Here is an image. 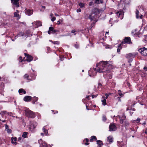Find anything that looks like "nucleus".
Wrapping results in <instances>:
<instances>
[{"instance_id":"41","label":"nucleus","mask_w":147,"mask_h":147,"mask_svg":"<svg viewBox=\"0 0 147 147\" xmlns=\"http://www.w3.org/2000/svg\"><path fill=\"white\" fill-rule=\"evenodd\" d=\"M7 132L8 133H10L11 132V130L10 129H8L7 130Z\"/></svg>"},{"instance_id":"33","label":"nucleus","mask_w":147,"mask_h":147,"mask_svg":"<svg viewBox=\"0 0 147 147\" xmlns=\"http://www.w3.org/2000/svg\"><path fill=\"white\" fill-rule=\"evenodd\" d=\"M79 5L80 7L82 8L84 7V5L83 3H79Z\"/></svg>"},{"instance_id":"36","label":"nucleus","mask_w":147,"mask_h":147,"mask_svg":"<svg viewBox=\"0 0 147 147\" xmlns=\"http://www.w3.org/2000/svg\"><path fill=\"white\" fill-rule=\"evenodd\" d=\"M11 141H16L17 140V138L16 137H12L11 139Z\"/></svg>"},{"instance_id":"34","label":"nucleus","mask_w":147,"mask_h":147,"mask_svg":"<svg viewBox=\"0 0 147 147\" xmlns=\"http://www.w3.org/2000/svg\"><path fill=\"white\" fill-rule=\"evenodd\" d=\"M50 41L53 42L54 44L58 45L59 44V42L58 41L53 42V41H52L51 40H50Z\"/></svg>"},{"instance_id":"13","label":"nucleus","mask_w":147,"mask_h":147,"mask_svg":"<svg viewBox=\"0 0 147 147\" xmlns=\"http://www.w3.org/2000/svg\"><path fill=\"white\" fill-rule=\"evenodd\" d=\"M25 13L26 15L28 16H30L33 13V11L30 9H26Z\"/></svg>"},{"instance_id":"16","label":"nucleus","mask_w":147,"mask_h":147,"mask_svg":"<svg viewBox=\"0 0 147 147\" xmlns=\"http://www.w3.org/2000/svg\"><path fill=\"white\" fill-rule=\"evenodd\" d=\"M116 16L119 18L120 19H122L123 18V14L121 12L119 11L117 12L116 13Z\"/></svg>"},{"instance_id":"24","label":"nucleus","mask_w":147,"mask_h":147,"mask_svg":"<svg viewBox=\"0 0 147 147\" xmlns=\"http://www.w3.org/2000/svg\"><path fill=\"white\" fill-rule=\"evenodd\" d=\"M18 92L20 94H22L23 93L24 94L26 93V92L22 88L20 89L19 90Z\"/></svg>"},{"instance_id":"18","label":"nucleus","mask_w":147,"mask_h":147,"mask_svg":"<svg viewBox=\"0 0 147 147\" xmlns=\"http://www.w3.org/2000/svg\"><path fill=\"white\" fill-rule=\"evenodd\" d=\"M96 144L98 145V146L101 147L102 146H103L104 144L102 141L100 140H96Z\"/></svg>"},{"instance_id":"17","label":"nucleus","mask_w":147,"mask_h":147,"mask_svg":"<svg viewBox=\"0 0 147 147\" xmlns=\"http://www.w3.org/2000/svg\"><path fill=\"white\" fill-rule=\"evenodd\" d=\"M19 11L17 10L14 13V17L18 19H19L20 18V16L19 14Z\"/></svg>"},{"instance_id":"50","label":"nucleus","mask_w":147,"mask_h":147,"mask_svg":"<svg viewBox=\"0 0 147 147\" xmlns=\"http://www.w3.org/2000/svg\"><path fill=\"white\" fill-rule=\"evenodd\" d=\"M6 129H8V128L9 127L8 125L7 124L5 125Z\"/></svg>"},{"instance_id":"64","label":"nucleus","mask_w":147,"mask_h":147,"mask_svg":"<svg viewBox=\"0 0 147 147\" xmlns=\"http://www.w3.org/2000/svg\"><path fill=\"white\" fill-rule=\"evenodd\" d=\"M42 8H43L44 9H45V6H43L42 7Z\"/></svg>"},{"instance_id":"46","label":"nucleus","mask_w":147,"mask_h":147,"mask_svg":"<svg viewBox=\"0 0 147 147\" xmlns=\"http://www.w3.org/2000/svg\"><path fill=\"white\" fill-rule=\"evenodd\" d=\"M95 3H100V0H96Z\"/></svg>"},{"instance_id":"60","label":"nucleus","mask_w":147,"mask_h":147,"mask_svg":"<svg viewBox=\"0 0 147 147\" xmlns=\"http://www.w3.org/2000/svg\"><path fill=\"white\" fill-rule=\"evenodd\" d=\"M55 15L56 16H59V15L58 14H57L56 13H55Z\"/></svg>"},{"instance_id":"56","label":"nucleus","mask_w":147,"mask_h":147,"mask_svg":"<svg viewBox=\"0 0 147 147\" xmlns=\"http://www.w3.org/2000/svg\"><path fill=\"white\" fill-rule=\"evenodd\" d=\"M131 110H132L133 111H136V109L135 108H131Z\"/></svg>"},{"instance_id":"26","label":"nucleus","mask_w":147,"mask_h":147,"mask_svg":"<svg viewBox=\"0 0 147 147\" xmlns=\"http://www.w3.org/2000/svg\"><path fill=\"white\" fill-rule=\"evenodd\" d=\"M49 30L51 31V32H52V33H55L56 31L55 30H54V28L53 27H50L49 28Z\"/></svg>"},{"instance_id":"8","label":"nucleus","mask_w":147,"mask_h":147,"mask_svg":"<svg viewBox=\"0 0 147 147\" xmlns=\"http://www.w3.org/2000/svg\"><path fill=\"white\" fill-rule=\"evenodd\" d=\"M122 43H127L129 44L131 43L130 37H128L125 38L123 40Z\"/></svg>"},{"instance_id":"21","label":"nucleus","mask_w":147,"mask_h":147,"mask_svg":"<svg viewBox=\"0 0 147 147\" xmlns=\"http://www.w3.org/2000/svg\"><path fill=\"white\" fill-rule=\"evenodd\" d=\"M89 141V139L87 138H86L84 139V140H83V142L85 145H88L90 144L88 142Z\"/></svg>"},{"instance_id":"25","label":"nucleus","mask_w":147,"mask_h":147,"mask_svg":"<svg viewBox=\"0 0 147 147\" xmlns=\"http://www.w3.org/2000/svg\"><path fill=\"white\" fill-rule=\"evenodd\" d=\"M28 133L26 132H23L22 136L24 138H26L28 137Z\"/></svg>"},{"instance_id":"48","label":"nucleus","mask_w":147,"mask_h":147,"mask_svg":"<svg viewBox=\"0 0 147 147\" xmlns=\"http://www.w3.org/2000/svg\"><path fill=\"white\" fill-rule=\"evenodd\" d=\"M81 11V9H78L77 10V12H80Z\"/></svg>"},{"instance_id":"35","label":"nucleus","mask_w":147,"mask_h":147,"mask_svg":"<svg viewBox=\"0 0 147 147\" xmlns=\"http://www.w3.org/2000/svg\"><path fill=\"white\" fill-rule=\"evenodd\" d=\"M33 98V99H32V100L34 101H37L38 99V98L37 97H34Z\"/></svg>"},{"instance_id":"1","label":"nucleus","mask_w":147,"mask_h":147,"mask_svg":"<svg viewBox=\"0 0 147 147\" xmlns=\"http://www.w3.org/2000/svg\"><path fill=\"white\" fill-rule=\"evenodd\" d=\"M112 68V65L110 64L109 62L102 61L96 65V68L93 69V70L96 74V72L99 73L106 72H109Z\"/></svg>"},{"instance_id":"55","label":"nucleus","mask_w":147,"mask_h":147,"mask_svg":"<svg viewBox=\"0 0 147 147\" xmlns=\"http://www.w3.org/2000/svg\"><path fill=\"white\" fill-rule=\"evenodd\" d=\"M92 2H90L89 3V5L90 6H91L92 4Z\"/></svg>"},{"instance_id":"11","label":"nucleus","mask_w":147,"mask_h":147,"mask_svg":"<svg viewBox=\"0 0 147 147\" xmlns=\"http://www.w3.org/2000/svg\"><path fill=\"white\" fill-rule=\"evenodd\" d=\"M26 57H27V59L26 60L28 62H30L33 60V57L28 55L26 53L24 54Z\"/></svg>"},{"instance_id":"22","label":"nucleus","mask_w":147,"mask_h":147,"mask_svg":"<svg viewBox=\"0 0 147 147\" xmlns=\"http://www.w3.org/2000/svg\"><path fill=\"white\" fill-rule=\"evenodd\" d=\"M97 138L94 136H92L91 137V138L90 140L89 141L90 142H93L94 140H97Z\"/></svg>"},{"instance_id":"62","label":"nucleus","mask_w":147,"mask_h":147,"mask_svg":"<svg viewBox=\"0 0 147 147\" xmlns=\"http://www.w3.org/2000/svg\"><path fill=\"white\" fill-rule=\"evenodd\" d=\"M18 141L20 140L21 139V138L20 137H19L18 139Z\"/></svg>"},{"instance_id":"58","label":"nucleus","mask_w":147,"mask_h":147,"mask_svg":"<svg viewBox=\"0 0 147 147\" xmlns=\"http://www.w3.org/2000/svg\"><path fill=\"white\" fill-rule=\"evenodd\" d=\"M75 47L76 48H78V46L77 45H75Z\"/></svg>"},{"instance_id":"43","label":"nucleus","mask_w":147,"mask_h":147,"mask_svg":"<svg viewBox=\"0 0 147 147\" xmlns=\"http://www.w3.org/2000/svg\"><path fill=\"white\" fill-rule=\"evenodd\" d=\"M56 20V18L55 17L52 18L51 20L52 22H54Z\"/></svg>"},{"instance_id":"3","label":"nucleus","mask_w":147,"mask_h":147,"mask_svg":"<svg viewBox=\"0 0 147 147\" xmlns=\"http://www.w3.org/2000/svg\"><path fill=\"white\" fill-rule=\"evenodd\" d=\"M25 113L26 116L28 118H34L35 117V115L34 113L28 108H26L25 109Z\"/></svg>"},{"instance_id":"23","label":"nucleus","mask_w":147,"mask_h":147,"mask_svg":"<svg viewBox=\"0 0 147 147\" xmlns=\"http://www.w3.org/2000/svg\"><path fill=\"white\" fill-rule=\"evenodd\" d=\"M109 96V94H106L104 96L102 97L103 99L101 100V101H106V99L108 98Z\"/></svg>"},{"instance_id":"40","label":"nucleus","mask_w":147,"mask_h":147,"mask_svg":"<svg viewBox=\"0 0 147 147\" xmlns=\"http://www.w3.org/2000/svg\"><path fill=\"white\" fill-rule=\"evenodd\" d=\"M0 121H2V122L3 123L5 122H6V120H3L1 118H0Z\"/></svg>"},{"instance_id":"45","label":"nucleus","mask_w":147,"mask_h":147,"mask_svg":"<svg viewBox=\"0 0 147 147\" xmlns=\"http://www.w3.org/2000/svg\"><path fill=\"white\" fill-rule=\"evenodd\" d=\"M101 86H102L101 84L99 83L98 84V88H100L101 87Z\"/></svg>"},{"instance_id":"44","label":"nucleus","mask_w":147,"mask_h":147,"mask_svg":"<svg viewBox=\"0 0 147 147\" xmlns=\"http://www.w3.org/2000/svg\"><path fill=\"white\" fill-rule=\"evenodd\" d=\"M102 102V104L104 106L105 105L107 104L106 102Z\"/></svg>"},{"instance_id":"49","label":"nucleus","mask_w":147,"mask_h":147,"mask_svg":"<svg viewBox=\"0 0 147 147\" xmlns=\"http://www.w3.org/2000/svg\"><path fill=\"white\" fill-rule=\"evenodd\" d=\"M135 103H134L132 105H131V108H132V107H134V105H135Z\"/></svg>"},{"instance_id":"2","label":"nucleus","mask_w":147,"mask_h":147,"mask_svg":"<svg viewBox=\"0 0 147 147\" xmlns=\"http://www.w3.org/2000/svg\"><path fill=\"white\" fill-rule=\"evenodd\" d=\"M100 11L99 9L97 8H94L93 11L92 12L90 15L89 18L91 20L94 21L93 24H92L91 26L92 25H94L96 22L97 21L98 15L99 14Z\"/></svg>"},{"instance_id":"32","label":"nucleus","mask_w":147,"mask_h":147,"mask_svg":"<svg viewBox=\"0 0 147 147\" xmlns=\"http://www.w3.org/2000/svg\"><path fill=\"white\" fill-rule=\"evenodd\" d=\"M118 94L121 97L123 96V94L121 93V90H118Z\"/></svg>"},{"instance_id":"30","label":"nucleus","mask_w":147,"mask_h":147,"mask_svg":"<svg viewBox=\"0 0 147 147\" xmlns=\"http://www.w3.org/2000/svg\"><path fill=\"white\" fill-rule=\"evenodd\" d=\"M102 121L104 122H105L107 121V118L105 115H104L102 116Z\"/></svg>"},{"instance_id":"39","label":"nucleus","mask_w":147,"mask_h":147,"mask_svg":"<svg viewBox=\"0 0 147 147\" xmlns=\"http://www.w3.org/2000/svg\"><path fill=\"white\" fill-rule=\"evenodd\" d=\"M19 59H20V61H19L20 62H22V61H23V59H22V57H21V56H20V57H19Z\"/></svg>"},{"instance_id":"38","label":"nucleus","mask_w":147,"mask_h":147,"mask_svg":"<svg viewBox=\"0 0 147 147\" xmlns=\"http://www.w3.org/2000/svg\"><path fill=\"white\" fill-rule=\"evenodd\" d=\"M11 142L12 144H13L15 145H16L17 144V143L16 141L13 142V141H11Z\"/></svg>"},{"instance_id":"54","label":"nucleus","mask_w":147,"mask_h":147,"mask_svg":"<svg viewBox=\"0 0 147 147\" xmlns=\"http://www.w3.org/2000/svg\"><path fill=\"white\" fill-rule=\"evenodd\" d=\"M60 20H58L57 22V23L58 24H60Z\"/></svg>"},{"instance_id":"51","label":"nucleus","mask_w":147,"mask_h":147,"mask_svg":"<svg viewBox=\"0 0 147 147\" xmlns=\"http://www.w3.org/2000/svg\"><path fill=\"white\" fill-rule=\"evenodd\" d=\"M36 76V75H34V76H32V78L33 80H34Z\"/></svg>"},{"instance_id":"20","label":"nucleus","mask_w":147,"mask_h":147,"mask_svg":"<svg viewBox=\"0 0 147 147\" xmlns=\"http://www.w3.org/2000/svg\"><path fill=\"white\" fill-rule=\"evenodd\" d=\"M107 141H109V143L111 144L113 142V138L111 136H109L107 138Z\"/></svg>"},{"instance_id":"12","label":"nucleus","mask_w":147,"mask_h":147,"mask_svg":"<svg viewBox=\"0 0 147 147\" xmlns=\"http://www.w3.org/2000/svg\"><path fill=\"white\" fill-rule=\"evenodd\" d=\"M117 143V145L119 147H127L126 144L123 141L121 142L118 141Z\"/></svg>"},{"instance_id":"61","label":"nucleus","mask_w":147,"mask_h":147,"mask_svg":"<svg viewBox=\"0 0 147 147\" xmlns=\"http://www.w3.org/2000/svg\"><path fill=\"white\" fill-rule=\"evenodd\" d=\"M48 33L49 34H51V31L49 30L48 31Z\"/></svg>"},{"instance_id":"59","label":"nucleus","mask_w":147,"mask_h":147,"mask_svg":"<svg viewBox=\"0 0 147 147\" xmlns=\"http://www.w3.org/2000/svg\"><path fill=\"white\" fill-rule=\"evenodd\" d=\"M88 106H87V104H86V109L87 110H89V109H88Z\"/></svg>"},{"instance_id":"47","label":"nucleus","mask_w":147,"mask_h":147,"mask_svg":"<svg viewBox=\"0 0 147 147\" xmlns=\"http://www.w3.org/2000/svg\"><path fill=\"white\" fill-rule=\"evenodd\" d=\"M121 47H120V48H118L117 49V51L118 53L120 51V50L121 49Z\"/></svg>"},{"instance_id":"9","label":"nucleus","mask_w":147,"mask_h":147,"mask_svg":"<svg viewBox=\"0 0 147 147\" xmlns=\"http://www.w3.org/2000/svg\"><path fill=\"white\" fill-rule=\"evenodd\" d=\"M37 125V123L36 122L33 121L29 125V128L30 129H34Z\"/></svg>"},{"instance_id":"29","label":"nucleus","mask_w":147,"mask_h":147,"mask_svg":"<svg viewBox=\"0 0 147 147\" xmlns=\"http://www.w3.org/2000/svg\"><path fill=\"white\" fill-rule=\"evenodd\" d=\"M132 56V55L131 53H129L128 54L126 55V57L127 58H129Z\"/></svg>"},{"instance_id":"57","label":"nucleus","mask_w":147,"mask_h":147,"mask_svg":"<svg viewBox=\"0 0 147 147\" xmlns=\"http://www.w3.org/2000/svg\"><path fill=\"white\" fill-rule=\"evenodd\" d=\"M144 69L146 70V71H147V67H144Z\"/></svg>"},{"instance_id":"10","label":"nucleus","mask_w":147,"mask_h":147,"mask_svg":"<svg viewBox=\"0 0 147 147\" xmlns=\"http://www.w3.org/2000/svg\"><path fill=\"white\" fill-rule=\"evenodd\" d=\"M19 0H11L12 4L16 7H19Z\"/></svg>"},{"instance_id":"37","label":"nucleus","mask_w":147,"mask_h":147,"mask_svg":"<svg viewBox=\"0 0 147 147\" xmlns=\"http://www.w3.org/2000/svg\"><path fill=\"white\" fill-rule=\"evenodd\" d=\"M24 34L22 32H20L18 34V35L20 36H24Z\"/></svg>"},{"instance_id":"53","label":"nucleus","mask_w":147,"mask_h":147,"mask_svg":"<svg viewBox=\"0 0 147 147\" xmlns=\"http://www.w3.org/2000/svg\"><path fill=\"white\" fill-rule=\"evenodd\" d=\"M76 32V31L75 30H72L71 31V32L72 33H74L75 32Z\"/></svg>"},{"instance_id":"4","label":"nucleus","mask_w":147,"mask_h":147,"mask_svg":"<svg viewBox=\"0 0 147 147\" xmlns=\"http://www.w3.org/2000/svg\"><path fill=\"white\" fill-rule=\"evenodd\" d=\"M120 123L122 124V126H127L129 124V122L127 120L126 116L123 115L120 118Z\"/></svg>"},{"instance_id":"15","label":"nucleus","mask_w":147,"mask_h":147,"mask_svg":"<svg viewBox=\"0 0 147 147\" xmlns=\"http://www.w3.org/2000/svg\"><path fill=\"white\" fill-rule=\"evenodd\" d=\"M32 24H35L37 28L38 26H41L42 25V23L40 21H38L34 22H33Z\"/></svg>"},{"instance_id":"63","label":"nucleus","mask_w":147,"mask_h":147,"mask_svg":"<svg viewBox=\"0 0 147 147\" xmlns=\"http://www.w3.org/2000/svg\"><path fill=\"white\" fill-rule=\"evenodd\" d=\"M144 132L147 135V130H145L144 131Z\"/></svg>"},{"instance_id":"7","label":"nucleus","mask_w":147,"mask_h":147,"mask_svg":"<svg viewBox=\"0 0 147 147\" xmlns=\"http://www.w3.org/2000/svg\"><path fill=\"white\" fill-rule=\"evenodd\" d=\"M38 143L40 144V147H47V144L42 141V139L38 140Z\"/></svg>"},{"instance_id":"42","label":"nucleus","mask_w":147,"mask_h":147,"mask_svg":"<svg viewBox=\"0 0 147 147\" xmlns=\"http://www.w3.org/2000/svg\"><path fill=\"white\" fill-rule=\"evenodd\" d=\"M51 111L53 112H54V114H55L56 113H58V111H55L54 110H51Z\"/></svg>"},{"instance_id":"6","label":"nucleus","mask_w":147,"mask_h":147,"mask_svg":"<svg viewBox=\"0 0 147 147\" xmlns=\"http://www.w3.org/2000/svg\"><path fill=\"white\" fill-rule=\"evenodd\" d=\"M139 51L143 55L147 56V49L143 47L140 49Z\"/></svg>"},{"instance_id":"27","label":"nucleus","mask_w":147,"mask_h":147,"mask_svg":"<svg viewBox=\"0 0 147 147\" xmlns=\"http://www.w3.org/2000/svg\"><path fill=\"white\" fill-rule=\"evenodd\" d=\"M24 78H26L27 79V80H28V82H29V81H30L31 80H30V79L29 78V76L27 74H25L24 76Z\"/></svg>"},{"instance_id":"52","label":"nucleus","mask_w":147,"mask_h":147,"mask_svg":"<svg viewBox=\"0 0 147 147\" xmlns=\"http://www.w3.org/2000/svg\"><path fill=\"white\" fill-rule=\"evenodd\" d=\"M131 107H129L127 108V110H131Z\"/></svg>"},{"instance_id":"28","label":"nucleus","mask_w":147,"mask_h":147,"mask_svg":"<svg viewBox=\"0 0 147 147\" xmlns=\"http://www.w3.org/2000/svg\"><path fill=\"white\" fill-rule=\"evenodd\" d=\"M140 120V119L138 118L136 120H133V122L134 123H139Z\"/></svg>"},{"instance_id":"5","label":"nucleus","mask_w":147,"mask_h":147,"mask_svg":"<svg viewBox=\"0 0 147 147\" xmlns=\"http://www.w3.org/2000/svg\"><path fill=\"white\" fill-rule=\"evenodd\" d=\"M117 127L116 125V124L112 123L110 124L109 127V131H115L117 130Z\"/></svg>"},{"instance_id":"31","label":"nucleus","mask_w":147,"mask_h":147,"mask_svg":"<svg viewBox=\"0 0 147 147\" xmlns=\"http://www.w3.org/2000/svg\"><path fill=\"white\" fill-rule=\"evenodd\" d=\"M136 18L137 19L138 18H139V16L138 15L139 12L138 11L137 9L136 10Z\"/></svg>"},{"instance_id":"19","label":"nucleus","mask_w":147,"mask_h":147,"mask_svg":"<svg viewBox=\"0 0 147 147\" xmlns=\"http://www.w3.org/2000/svg\"><path fill=\"white\" fill-rule=\"evenodd\" d=\"M46 126H45L42 128V130L43 132L44 133L46 136H48V130L46 129Z\"/></svg>"},{"instance_id":"14","label":"nucleus","mask_w":147,"mask_h":147,"mask_svg":"<svg viewBox=\"0 0 147 147\" xmlns=\"http://www.w3.org/2000/svg\"><path fill=\"white\" fill-rule=\"evenodd\" d=\"M24 101H29L32 100V97L29 96H26L24 98Z\"/></svg>"}]
</instances>
